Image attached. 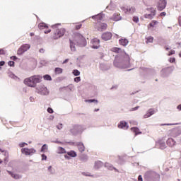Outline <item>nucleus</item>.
Segmentation results:
<instances>
[{
  "label": "nucleus",
  "instance_id": "nucleus-2",
  "mask_svg": "<svg viewBox=\"0 0 181 181\" xmlns=\"http://www.w3.org/2000/svg\"><path fill=\"white\" fill-rule=\"evenodd\" d=\"M77 43L78 46H80L81 47H84V46H86L87 41L86 40V38L83 37L81 34H77L75 37V40L71 41L70 40V47L71 52H76V44Z\"/></svg>",
  "mask_w": 181,
  "mask_h": 181
},
{
  "label": "nucleus",
  "instance_id": "nucleus-23",
  "mask_svg": "<svg viewBox=\"0 0 181 181\" xmlns=\"http://www.w3.org/2000/svg\"><path fill=\"white\" fill-rule=\"evenodd\" d=\"M167 145L172 148V146H175V145H176V141L173 139L170 138L167 140Z\"/></svg>",
  "mask_w": 181,
  "mask_h": 181
},
{
  "label": "nucleus",
  "instance_id": "nucleus-38",
  "mask_svg": "<svg viewBox=\"0 0 181 181\" xmlns=\"http://www.w3.org/2000/svg\"><path fill=\"white\" fill-rule=\"evenodd\" d=\"M55 73H57V74H62L63 73V69L62 68H56Z\"/></svg>",
  "mask_w": 181,
  "mask_h": 181
},
{
  "label": "nucleus",
  "instance_id": "nucleus-43",
  "mask_svg": "<svg viewBox=\"0 0 181 181\" xmlns=\"http://www.w3.org/2000/svg\"><path fill=\"white\" fill-rule=\"evenodd\" d=\"M8 66H10L11 67H15V62L13 61H9Z\"/></svg>",
  "mask_w": 181,
  "mask_h": 181
},
{
  "label": "nucleus",
  "instance_id": "nucleus-59",
  "mask_svg": "<svg viewBox=\"0 0 181 181\" xmlns=\"http://www.w3.org/2000/svg\"><path fill=\"white\" fill-rule=\"evenodd\" d=\"M178 22H179L180 26H181V16H180V17L178 18Z\"/></svg>",
  "mask_w": 181,
  "mask_h": 181
},
{
  "label": "nucleus",
  "instance_id": "nucleus-28",
  "mask_svg": "<svg viewBox=\"0 0 181 181\" xmlns=\"http://www.w3.org/2000/svg\"><path fill=\"white\" fill-rule=\"evenodd\" d=\"M95 18H97V19H98V21H103V18H104V15L100 13L98 15L92 16L93 19H95Z\"/></svg>",
  "mask_w": 181,
  "mask_h": 181
},
{
  "label": "nucleus",
  "instance_id": "nucleus-24",
  "mask_svg": "<svg viewBox=\"0 0 181 181\" xmlns=\"http://www.w3.org/2000/svg\"><path fill=\"white\" fill-rule=\"evenodd\" d=\"M103 162L101 161H96L95 162L94 168L95 169H100V168H103Z\"/></svg>",
  "mask_w": 181,
  "mask_h": 181
},
{
  "label": "nucleus",
  "instance_id": "nucleus-4",
  "mask_svg": "<svg viewBox=\"0 0 181 181\" xmlns=\"http://www.w3.org/2000/svg\"><path fill=\"white\" fill-rule=\"evenodd\" d=\"M37 93L41 95H47L49 94V90H47V88L45 86V85H40L37 88Z\"/></svg>",
  "mask_w": 181,
  "mask_h": 181
},
{
  "label": "nucleus",
  "instance_id": "nucleus-19",
  "mask_svg": "<svg viewBox=\"0 0 181 181\" xmlns=\"http://www.w3.org/2000/svg\"><path fill=\"white\" fill-rule=\"evenodd\" d=\"M118 128H120V129H128V123H127L124 121H122L118 124Z\"/></svg>",
  "mask_w": 181,
  "mask_h": 181
},
{
  "label": "nucleus",
  "instance_id": "nucleus-32",
  "mask_svg": "<svg viewBox=\"0 0 181 181\" xmlns=\"http://www.w3.org/2000/svg\"><path fill=\"white\" fill-rule=\"evenodd\" d=\"M67 155L69 156H71V158H76V156H77V153L73 151L68 152Z\"/></svg>",
  "mask_w": 181,
  "mask_h": 181
},
{
  "label": "nucleus",
  "instance_id": "nucleus-50",
  "mask_svg": "<svg viewBox=\"0 0 181 181\" xmlns=\"http://www.w3.org/2000/svg\"><path fill=\"white\" fill-rule=\"evenodd\" d=\"M149 117L151 116L149 115V113H148V111H147V112L144 115V118L146 119V118H149Z\"/></svg>",
  "mask_w": 181,
  "mask_h": 181
},
{
  "label": "nucleus",
  "instance_id": "nucleus-63",
  "mask_svg": "<svg viewBox=\"0 0 181 181\" xmlns=\"http://www.w3.org/2000/svg\"><path fill=\"white\" fill-rule=\"evenodd\" d=\"M0 54H4L3 49H0Z\"/></svg>",
  "mask_w": 181,
  "mask_h": 181
},
{
  "label": "nucleus",
  "instance_id": "nucleus-13",
  "mask_svg": "<svg viewBox=\"0 0 181 181\" xmlns=\"http://www.w3.org/2000/svg\"><path fill=\"white\" fill-rule=\"evenodd\" d=\"M71 132L73 135H77V134H80L81 132V126H74V127L71 129Z\"/></svg>",
  "mask_w": 181,
  "mask_h": 181
},
{
  "label": "nucleus",
  "instance_id": "nucleus-36",
  "mask_svg": "<svg viewBox=\"0 0 181 181\" xmlns=\"http://www.w3.org/2000/svg\"><path fill=\"white\" fill-rule=\"evenodd\" d=\"M85 101H86V103H95L96 104H98V100H97L95 99L86 100Z\"/></svg>",
  "mask_w": 181,
  "mask_h": 181
},
{
  "label": "nucleus",
  "instance_id": "nucleus-21",
  "mask_svg": "<svg viewBox=\"0 0 181 181\" xmlns=\"http://www.w3.org/2000/svg\"><path fill=\"white\" fill-rule=\"evenodd\" d=\"M105 168H107L109 170H115V172H119L118 169H117L115 167L112 166V165L108 163H105Z\"/></svg>",
  "mask_w": 181,
  "mask_h": 181
},
{
  "label": "nucleus",
  "instance_id": "nucleus-10",
  "mask_svg": "<svg viewBox=\"0 0 181 181\" xmlns=\"http://www.w3.org/2000/svg\"><path fill=\"white\" fill-rule=\"evenodd\" d=\"M21 152L23 153V155L29 156L32 155L33 153H35L36 150L34 148H23L21 149Z\"/></svg>",
  "mask_w": 181,
  "mask_h": 181
},
{
  "label": "nucleus",
  "instance_id": "nucleus-11",
  "mask_svg": "<svg viewBox=\"0 0 181 181\" xmlns=\"http://www.w3.org/2000/svg\"><path fill=\"white\" fill-rule=\"evenodd\" d=\"M65 32L66 30H64V28L57 29L55 32V36L54 37V39H59V37H62V36L64 35Z\"/></svg>",
  "mask_w": 181,
  "mask_h": 181
},
{
  "label": "nucleus",
  "instance_id": "nucleus-15",
  "mask_svg": "<svg viewBox=\"0 0 181 181\" xmlns=\"http://www.w3.org/2000/svg\"><path fill=\"white\" fill-rule=\"evenodd\" d=\"M112 37V33L110 32H106L102 35L103 40L107 41L110 40Z\"/></svg>",
  "mask_w": 181,
  "mask_h": 181
},
{
  "label": "nucleus",
  "instance_id": "nucleus-30",
  "mask_svg": "<svg viewBox=\"0 0 181 181\" xmlns=\"http://www.w3.org/2000/svg\"><path fill=\"white\" fill-rule=\"evenodd\" d=\"M57 153H66V149H64L63 147H58Z\"/></svg>",
  "mask_w": 181,
  "mask_h": 181
},
{
  "label": "nucleus",
  "instance_id": "nucleus-35",
  "mask_svg": "<svg viewBox=\"0 0 181 181\" xmlns=\"http://www.w3.org/2000/svg\"><path fill=\"white\" fill-rule=\"evenodd\" d=\"M48 172H49V173H50V175H54V169H53V167L49 166Z\"/></svg>",
  "mask_w": 181,
  "mask_h": 181
},
{
  "label": "nucleus",
  "instance_id": "nucleus-49",
  "mask_svg": "<svg viewBox=\"0 0 181 181\" xmlns=\"http://www.w3.org/2000/svg\"><path fill=\"white\" fill-rule=\"evenodd\" d=\"M47 160V156L46 155L42 154V160Z\"/></svg>",
  "mask_w": 181,
  "mask_h": 181
},
{
  "label": "nucleus",
  "instance_id": "nucleus-45",
  "mask_svg": "<svg viewBox=\"0 0 181 181\" xmlns=\"http://www.w3.org/2000/svg\"><path fill=\"white\" fill-rule=\"evenodd\" d=\"M133 21L135 22L136 23H138V22H139V18L136 16L133 17Z\"/></svg>",
  "mask_w": 181,
  "mask_h": 181
},
{
  "label": "nucleus",
  "instance_id": "nucleus-31",
  "mask_svg": "<svg viewBox=\"0 0 181 181\" xmlns=\"http://www.w3.org/2000/svg\"><path fill=\"white\" fill-rule=\"evenodd\" d=\"M81 160L82 162H87V160H88V156H87V155H82L81 156Z\"/></svg>",
  "mask_w": 181,
  "mask_h": 181
},
{
  "label": "nucleus",
  "instance_id": "nucleus-9",
  "mask_svg": "<svg viewBox=\"0 0 181 181\" xmlns=\"http://www.w3.org/2000/svg\"><path fill=\"white\" fill-rule=\"evenodd\" d=\"M167 4L166 0H159L157 5L158 11H163L166 8Z\"/></svg>",
  "mask_w": 181,
  "mask_h": 181
},
{
  "label": "nucleus",
  "instance_id": "nucleus-40",
  "mask_svg": "<svg viewBox=\"0 0 181 181\" xmlns=\"http://www.w3.org/2000/svg\"><path fill=\"white\" fill-rule=\"evenodd\" d=\"M157 23H158V21H153L152 23H150L148 28L149 27L153 28V26H155V25H157Z\"/></svg>",
  "mask_w": 181,
  "mask_h": 181
},
{
  "label": "nucleus",
  "instance_id": "nucleus-57",
  "mask_svg": "<svg viewBox=\"0 0 181 181\" xmlns=\"http://www.w3.org/2000/svg\"><path fill=\"white\" fill-rule=\"evenodd\" d=\"M39 52L40 53H45V49L41 48L40 49Z\"/></svg>",
  "mask_w": 181,
  "mask_h": 181
},
{
  "label": "nucleus",
  "instance_id": "nucleus-52",
  "mask_svg": "<svg viewBox=\"0 0 181 181\" xmlns=\"http://www.w3.org/2000/svg\"><path fill=\"white\" fill-rule=\"evenodd\" d=\"M25 145H28V144H26V143H21V144H19V146H20L21 148H23V146H25Z\"/></svg>",
  "mask_w": 181,
  "mask_h": 181
},
{
  "label": "nucleus",
  "instance_id": "nucleus-34",
  "mask_svg": "<svg viewBox=\"0 0 181 181\" xmlns=\"http://www.w3.org/2000/svg\"><path fill=\"white\" fill-rule=\"evenodd\" d=\"M44 80H47V81H52V76L50 75L47 74L43 76Z\"/></svg>",
  "mask_w": 181,
  "mask_h": 181
},
{
  "label": "nucleus",
  "instance_id": "nucleus-64",
  "mask_svg": "<svg viewBox=\"0 0 181 181\" xmlns=\"http://www.w3.org/2000/svg\"><path fill=\"white\" fill-rule=\"evenodd\" d=\"M4 64H5V62L4 61L0 62V66H4Z\"/></svg>",
  "mask_w": 181,
  "mask_h": 181
},
{
  "label": "nucleus",
  "instance_id": "nucleus-3",
  "mask_svg": "<svg viewBox=\"0 0 181 181\" xmlns=\"http://www.w3.org/2000/svg\"><path fill=\"white\" fill-rule=\"evenodd\" d=\"M160 175L156 172L150 170L144 173V179L147 181H153L156 179H160Z\"/></svg>",
  "mask_w": 181,
  "mask_h": 181
},
{
  "label": "nucleus",
  "instance_id": "nucleus-56",
  "mask_svg": "<svg viewBox=\"0 0 181 181\" xmlns=\"http://www.w3.org/2000/svg\"><path fill=\"white\" fill-rule=\"evenodd\" d=\"M11 60H17L18 59V57H16V56H12L11 57Z\"/></svg>",
  "mask_w": 181,
  "mask_h": 181
},
{
  "label": "nucleus",
  "instance_id": "nucleus-5",
  "mask_svg": "<svg viewBox=\"0 0 181 181\" xmlns=\"http://www.w3.org/2000/svg\"><path fill=\"white\" fill-rule=\"evenodd\" d=\"M30 49V45L29 44H24L18 50L17 54L19 56L22 55L23 53H25V52H28Z\"/></svg>",
  "mask_w": 181,
  "mask_h": 181
},
{
  "label": "nucleus",
  "instance_id": "nucleus-7",
  "mask_svg": "<svg viewBox=\"0 0 181 181\" xmlns=\"http://www.w3.org/2000/svg\"><path fill=\"white\" fill-rule=\"evenodd\" d=\"M107 23H105L98 22L95 24V28L99 32H103V30H105L107 29Z\"/></svg>",
  "mask_w": 181,
  "mask_h": 181
},
{
  "label": "nucleus",
  "instance_id": "nucleus-33",
  "mask_svg": "<svg viewBox=\"0 0 181 181\" xmlns=\"http://www.w3.org/2000/svg\"><path fill=\"white\" fill-rule=\"evenodd\" d=\"M38 28L39 29H45L47 28V25L45 23H41L38 25Z\"/></svg>",
  "mask_w": 181,
  "mask_h": 181
},
{
  "label": "nucleus",
  "instance_id": "nucleus-29",
  "mask_svg": "<svg viewBox=\"0 0 181 181\" xmlns=\"http://www.w3.org/2000/svg\"><path fill=\"white\" fill-rule=\"evenodd\" d=\"M132 131L135 133L136 135H139L140 134H142L141 132H139V129L138 127H132Z\"/></svg>",
  "mask_w": 181,
  "mask_h": 181
},
{
  "label": "nucleus",
  "instance_id": "nucleus-18",
  "mask_svg": "<svg viewBox=\"0 0 181 181\" xmlns=\"http://www.w3.org/2000/svg\"><path fill=\"white\" fill-rule=\"evenodd\" d=\"M31 77L34 81V83L35 84V86H36V84H37V83H40V81H42V76L40 75H35Z\"/></svg>",
  "mask_w": 181,
  "mask_h": 181
},
{
  "label": "nucleus",
  "instance_id": "nucleus-27",
  "mask_svg": "<svg viewBox=\"0 0 181 181\" xmlns=\"http://www.w3.org/2000/svg\"><path fill=\"white\" fill-rule=\"evenodd\" d=\"M129 42L127 39H121L119 40V43L122 46H127Z\"/></svg>",
  "mask_w": 181,
  "mask_h": 181
},
{
  "label": "nucleus",
  "instance_id": "nucleus-46",
  "mask_svg": "<svg viewBox=\"0 0 181 181\" xmlns=\"http://www.w3.org/2000/svg\"><path fill=\"white\" fill-rule=\"evenodd\" d=\"M57 129H63V124L60 123L59 125H57Z\"/></svg>",
  "mask_w": 181,
  "mask_h": 181
},
{
  "label": "nucleus",
  "instance_id": "nucleus-26",
  "mask_svg": "<svg viewBox=\"0 0 181 181\" xmlns=\"http://www.w3.org/2000/svg\"><path fill=\"white\" fill-rule=\"evenodd\" d=\"M113 21H115V22H118V21H121L122 17L119 14H114L112 16Z\"/></svg>",
  "mask_w": 181,
  "mask_h": 181
},
{
  "label": "nucleus",
  "instance_id": "nucleus-14",
  "mask_svg": "<svg viewBox=\"0 0 181 181\" xmlns=\"http://www.w3.org/2000/svg\"><path fill=\"white\" fill-rule=\"evenodd\" d=\"M93 49H98L100 47V40L98 38H95L91 40Z\"/></svg>",
  "mask_w": 181,
  "mask_h": 181
},
{
  "label": "nucleus",
  "instance_id": "nucleus-6",
  "mask_svg": "<svg viewBox=\"0 0 181 181\" xmlns=\"http://www.w3.org/2000/svg\"><path fill=\"white\" fill-rule=\"evenodd\" d=\"M170 135L173 138H177V136H180V135H181V127H177L172 129L170 132Z\"/></svg>",
  "mask_w": 181,
  "mask_h": 181
},
{
  "label": "nucleus",
  "instance_id": "nucleus-53",
  "mask_svg": "<svg viewBox=\"0 0 181 181\" xmlns=\"http://www.w3.org/2000/svg\"><path fill=\"white\" fill-rule=\"evenodd\" d=\"M139 108V106H136L135 107H133L131 109V111H136V110H138Z\"/></svg>",
  "mask_w": 181,
  "mask_h": 181
},
{
  "label": "nucleus",
  "instance_id": "nucleus-8",
  "mask_svg": "<svg viewBox=\"0 0 181 181\" xmlns=\"http://www.w3.org/2000/svg\"><path fill=\"white\" fill-rule=\"evenodd\" d=\"M24 84H25V86H28V87H33L35 88L36 87V85L33 81V78L30 77V78H27L24 80Z\"/></svg>",
  "mask_w": 181,
  "mask_h": 181
},
{
  "label": "nucleus",
  "instance_id": "nucleus-51",
  "mask_svg": "<svg viewBox=\"0 0 181 181\" xmlns=\"http://www.w3.org/2000/svg\"><path fill=\"white\" fill-rule=\"evenodd\" d=\"M176 59L175 58H170L169 62L170 63H175Z\"/></svg>",
  "mask_w": 181,
  "mask_h": 181
},
{
  "label": "nucleus",
  "instance_id": "nucleus-55",
  "mask_svg": "<svg viewBox=\"0 0 181 181\" xmlns=\"http://www.w3.org/2000/svg\"><path fill=\"white\" fill-rule=\"evenodd\" d=\"M138 181H144V180L142 179V175H139Z\"/></svg>",
  "mask_w": 181,
  "mask_h": 181
},
{
  "label": "nucleus",
  "instance_id": "nucleus-17",
  "mask_svg": "<svg viewBox=\"0 0 181 181\" xmlns=\"http://www.w3.org/2000/svg\"><path fill=\"white\" fill-rule=\"evenodd\" d=\"M151 11V13L150 14H146L144 16L146 19H153V17L156 15V11L153 9V8H150Z\"/></svg>",
  "mask_w": 181,
  "mask_h": 181
},
{
  "label": "nucleus",
  "instance_id": "nucleus-20",
  "mask_svg": "<svg viewBox=\"0 0 181 181\" xmlns=\"http://www.w3.org/2000/svg\"><path fill=\"white\" fill-rule=\"evenodd\" d=\"M76 146H78V151H81V153L86 151V147L84 146V144L82 142L76 143Z\"/></svg>",
  "mask_w": 181,
  "mask_h": 181
},
{
  "label": "nucleus",
  "instance_id": "nucleus-37",
  "mask_svg": "<svg viewBox=\"0 0 181 181\" xmlns=\"http://www.w3.org/2000/svg\"><path fill=\"white\" fill-rule=\"evenodd\" d=\"M147 112L150 117L156 112L153 109H149Z\"/></svg>",
  "mask_w": 181,
  "mask_h": 181
},
{
  "label": "nucleus",
  "instance_id": "nucleus-41",
  "mask_svg": "<svg viewBox=\"0 0 181 181\" xmlns=\"http://www.w3.org/2000/svg\"><path fill=\"white\" fill-rule=\"evenodd\" d=\"M153 42V37H148L146 43H152Z\"/></svg>",
  "mask_w": 181,
  "mask_h": 181
},
{
  "label": "nucleus",
  "instance_id": "nucleus-25",
  "mask_svg": "<svg viewBox=\"0 0 181 181\" xmlns=\"http://www.w3.org/2000/svg\"><path fill=\"white\" fill-rule=\"evenodd\" d=\"M156 144L160 146V149H165V148H166V144L162 141V140L158 141Z\"/></svg>",
  "mask_w": 181,
  "mask_h": 181
},
{
  "label": "nucleus",
  "instance_id": "nucleus-54",
  "mask_svg": "<svg viewBox=\"0 0 181 181\" xmlns=\"http://www.w3.org/2000/svg\"><path fill=\"white\" fill-rule=\"evenodd\" d=\"M172 54H175V50H171L168 54V56H172Z\"/></svg>",
  "mask_w": 181,
  "mask_h": 181
},
{
  "label": "nucleus",
  "instance_id": "nucleus-48",
  "mask_svg": "<svg viewBox=\"0 0 181 181\" xmlns=\"http://www.w3.org/2000/svg\"><path fill=\"white\" fill-rule=\"evenodd\" d=\"M8 76L11 77V78H16V76L12 73L9 74Z\"/></svg>",
  "mask_w": 181,
  "mask_h": 181
},
{
  "label": "nucleus",
  "instance_id": "nucleus-16",
  "mask_svg": "<svg viewBox=\"0 0 181 181\" xmlns=\"http://www.w3.org/2000/svg\"><path fill=\"white\" fill-rule=\"evenodd\" d=\"M169 69H171L172 71H173V70H175V66H170L162 69L161 74L163 76V77H166V76L169 74Z\"/></svg>",
  "mask_w": 181,
  "mask_h": 181
},
{
  "label": "nucleus",
  "instance_id": "nucleus-60",
  "mask_svg": "<svg viewBox=\"0 0 181 181\" xmlns=\"http://www.w3.org/2000/svg\"><path fill=\"white\" fill-rule=\"evenodd\" d=\"M81 28V25H78L76 26V29L78 30Z\"/></svg>",
  "mask_w": 181,
  "mask_h": 181
},
{
  "label": "nucleus",
  "instance_id": "nucleus-12",
  "mask_svg": "<svg viewBox=\"0 0 181 181\" xmlns=\"http://www.w3.org/2000/svg\"><path fill=\"white\" fill-rule=\"evenodd\" d=\"M121 9L123 12H124V13H134V12H135V7H121Z\"/></svg>",
  "mask_w": 181,
  "mask_h": 181
},
{
  "label": "nucleus",
  "instance_id": "nucleus-39",
  "mask_svg": "<svg viewBox=\"0 0 181 181\" xmlns=\"http://www.w3.org/2000/svg\"><path fill=\"white\" fill-rule=\"evenodd\" d=\"M47 149H48L47 144H44L41 148V152H45L46 151H47Z\"/></svg>",
  "mask_w": 181,
  "mask_h": 181
},
{
  "label": "nucleus",
  "instance_id": "nucleus-44",
  "mask_svg": "<svg viewBox=\"0 0 181 181\" xmlns=\"http://www.w3.org/2000/svg\"><path fill=\"white\" fill-rule=\"evenodd\" d=\"M80 81H81V78H80V76L76 77V78H74V82H75V83H80Z\"/></svg>",
  "mask_w": 181,
  "mask_h": 181
},
{
  "label": "nucleus",
  "instance_id": "nucleus-58",
  "mask_svg": "<svg viewBox=\"0 0 181 181\" xmlns=\"http://www.w3.org/2000/svg\"><path fill=\"white\" fill-rule=\"evenodd\" d=\"M64 158H65V159L70 160V156H69V155H65Z\"/></svg>",
  "mask_w": 181,
  "mask_h": 181
},
{
  "label": "nucleus",
  "instance_id": "nucleus-61",
  "mask_svg": "<svg viewBox=\"0 0 181 181\" xmlns=\"http://www.w3.org/2000/svg\"><path fill=\"white\" fill-rule=\"evenodd\" d=\"M177 110L181 111V104L177 107Z\"/></svg>",
  "mask_w": 181,
  "mask_h": 181
},
{
  "label": "nucleus",
  "instance_id": "nucleus-22",
  "mask_svg": "<svg viewBox=\"0 0 181 181\" xmlns=\"http://www.w3.org/2000/svg\"><path fill=\"white\" fill-rule=\"evenodd\" d=\"M8 173L11 175L13 179H16L17 180H20V179H22V177H23V176L21 174H13L11 171H8Z\"/></svg>",
  "mask_w": 181,
  "mask_h": 181
},
{
  "label": "nucleus",
  "instance_id": "nucleus-1",
  "mask_svg": "<svg viewBox=\"0 0 181 181\" xmlns=\"http://www.w3.org/2000/svg\"><path fill=\"white\" fill-rule=\"evenodd\" d=\"M112 51L115 52V53H118L115 56L113 62L115 67L117 69H129L131 67V58H129V55L127 52L121 50V48L118 47L112 48Z\"/></svg>",
  "mask_w": 181,
  "mask_h": 181
},
{
  "label": "nucleus",
  "instance_id": "nucleus-42",
  "mask_svg": "<svg viewBox=\"0 0 181 181\" xmlns=\"http://www.w3.org/2000/svg\"><path fill=\"white\" fill-rule=\"evenodd\" d=\"M72 73H73L74 76H80V72L77 69L74 70Z\"/></svg>",
  "mask_w": 181,
  "mask_h": 181
},
{
  "label": "nucleus",
  "instance_id": "nucleus-62",
  "mask_svg": "<svg viewBox=\"0 0 181 181\" xmlns=\"http://www.w3.org/2000/svg\"><path fill=\"white\" fill-rule=\"evenodd\" d=\"M160 16H166V13L162 12V13H160Z\"/></svg>",
  "mask_w": 181,
  "mask_h": 181
},
{
  "label": "nucleus",
  "instance_id": "nucleus-47",
  "mask_svg": "<svg viewBox=\"0 0 181 181\" xmlns=\"http://www.w3.org/2000/svg\"><path fill=\"white\" fill-rule=\"evenodd\" d=\"M47 112H49V114H53L54 112L53 109H52L51 107H48Z\"/></svg>",
  "mask_w": 181,
  "mask_h": 181
}]
</instances>
